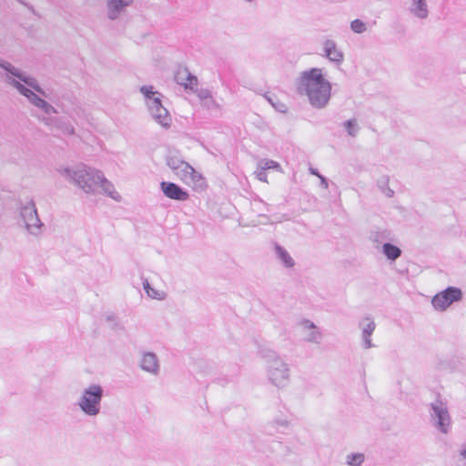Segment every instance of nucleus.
Returning <instances> with one entry per match:
<instances>
[{"label":"nucleus","instance_id":"f257e3e1","mask_svg":"<svg viewBox=\"0 0 466 466\" xmlns=\"http://www.w3.org/2000/svg\"><path fill=\"white\" fill-rule=\"evenodd\" d=\"M300 86L314 106L322 107L329 102L331 85L320 68L304 71L300 76Z\"/></svg>","mask_w":466,"mask_h":466},{"label":"nucleus","instance_id":"f03ea898","mask_svg":"<svg viewBox=\"0 0 466 466\" xmlns=\"http://www.w3.org/2000/svg\"><path fill=\"white\" fill-rule=\"evenodd\" d=\"M74 179L86 192L92 191L97 185L103 186L107 183L101 171L86 168L75 171Z\"/></svg>","mask_w":466,"mask_h":466},{"label":"nucleus","instance_id":"7ed1b4c3","mask_svg":"<svg viewBox=\"0 0 466 466\" xmlns=\"http://www.w3.org/2000/svg\"><path fill=\"white\" fill-rule=\"evenodd\" d=\"M102 388L98 385L90 386L81 399L80 407L88 415H96L99 411V403L102 398Z\"/></svg>","mask_w":466,"mask_h":466},{"label":"nucleus","instance_id":"20e7f679","mask_svg":"<svg viewBox=\"0 0 466 466\" xmlns=\"http://www.w3.org/2000/svg\"><path fill=\"white\" fill-rule=\"evenodd\" d=\"M181 170L177 177L186 185L192 187L194 190H204L208 187V183L205 177L199 172L196 171L189 164L183 165Z\"/></svg>","mask_w":466,"mask_h":466},{"label":"nucleus","instance_id":"39448f33","mask_svg":"<svg viewBox=\"0 0 466 466\" xmlns=\"http://www.w3.org/2000/svg\"><path fill=\"white\" fill-rule=\"evenodd\" d=\"M160 187L164 195L168 198L185 201L189 198L188 193L175 183L164 181L161 182Z\"/></svg>","mask_w":466,"mask_h":466},{"label":"nucleus","instance_id":"423d86ee","mask_svg":"<svg viewBox=\"0 0 466 466\" xmlns=\"http://www.w3.org/2000/svg\"><path fill=\"white\" fill-rule=\"evenodd\" d=\"M461 290L458 288H448L441 294H439V308L441 309H447L452 302L458 301L461 299Z\"/></svg>","mask_w":466,"mask_h":466},{"label":"nucleus","instance_id":"0eeeda50","mask_svg":"<svg viewBox=\"0 0 466 466\" xmlns=\"http://www.w3.org/2000/svg\"><path fill=\"white\" fill-rule=\"evenodd\" d=\"M177 84L183 86L185 89L193 90L198 86V78L191 75L186 67H179L175 75Z\"/></svg>","mask_w":466,"mask_h":466},{"label":"nucleus","instance_id":"6e6552de","mask_svg":"<svg viewBox=\"0 0 466 466\" xmlns=\"http://www.w3.org/2000/svg\"><path fill=\"white\" fill-rule=\"evenodd\" d=\"M325 55L334 62H340L343 59L342 53L337 48L333 41L328 40L325 43Z\"/></svg>","mask_w":466,"mask_h":466},{"label":"nucleus","instance_id":"1a4fd4ad","mask_svg":"<svg viewBox=\"0 0 466 466\" xmlns=\"http://www.w3.org/2000/svg\"><path fill=\"white\" fill-rule=\"evenodd\" d=\"M141 367L143 370L155 372L157 370V360L154 354L147 353L142 357Z\"/></svg>","mask_w":466,"mask_h":466},{"label":"nucleus","instance_id":"9d476101","mask_svg":"<svg viewBox=\"0 0 466 466\" xmlns=\"http://www.w3.org/2000/svg\"><path fill=\"white\" fill-rule=\"evenodd\" d=\"M451 428V418L447 410L439 409V429L447 433Z\"/></svg>","mask_w":466,"mask_h":466},{"label":"nucleus","instance_id":"9b49d317","mask_svg":"<svg viewBox=\"0 0 466 466\" xmlns=\"http://www.w3.org/2000/svg\"><path fill=\"white\" fill-rule=\"evenodd\" d=\"M133 0H107V4L110 9V18L116 17V12L131 4Z\"/></svg>","mask_w":466,"mask_h":466},{"label":"nucleus","instance_id":"f8f14e48","mask_svg":"<svg viewBox=\"0 0 466 466\" xmlns=\"http://www.w3.org/2000/svg\"><path fill=\"white\" fill-rule=\"evenodd\" d=\"M383 252L389 259L395 260L400 256V249L390 243L383 245Z\"/></svg>","mask_w":466,"mask_h":466},{"label":"nucleus","instance_id":"ddd939ff","mask_svg":"<svg viewBox=\"0 0 466 466\" xmlns=\"http://www.w3.org/2000/svg\"><path fill=\"white\" fill-rule=\"evenodd\" d=\"M167 165L173 170L175 175L177 176L181 170L184 169V167H182V166L188 165V163H187L183 160H180L177 157H170L167 161Z\"/></svg>","mask_w":466,"mask_h":466},{"label":"nucleus","instance_id":"4468645a","mask_svg":"<svg viewBox=\"0 0 466 466\" xmlns=\"http://www.w3.org/2000/svg\"><path fill=\"white\" fill-rule=\"evenodd\" d=\"M277 251H278V254H279L280 259L283 261V263L287 267H292L294 265L293 260H292L291 257L288 254V252H286L284 249H282L279 247L277 248Z\"/></svg>","mask_w":466,"mask_h":466},{"label":"nucleus","instance_id":"2eb2a0df","mask_svg":"<svg viewBox=\"0 0 466 466\" xmlns=\"http://www.w3.org/2000/svg\"><path fill=\"white\" fill-rule=\"evenodd\" d=\"M32 102L38 107L44 108L46 112H50L53 110V107L49 106L45 100L42 98L37 97L35 94L32 96L31 98Z\"/></svg>","mask_w":466,"mask_h":466},{"label":"nucleus","instance_id":"dca6fc26","mask_svg":"<svg viewBox=\"0 0 466 466\" xmlns=\"http://www.w3.org/2000/svg\"><path fill=\"white\" fill-rule=\"evenodd\" d=\"M364 461L362 453L351 454L348 456V464L351 466H360Z\"/></svg>","mask_w":466,"mask_h":466},{"label":"nucleus","instance_id":"f3484780","mask_svg":"<svg viewBox=\"0 0 466 466\" xmlns=\"http://www.w3.org/2000/svg\"><path fill=\"white\" fill-rule=\"evenodd\" d=\"M417 5L414 12L419 17H425L427 14L426 5L423 0H413Z\"/></svg>","mask_w":466,"mask_h":466},{"label":"nucleus","instance_id":"a211bd4d","mask_svg":"<svg viewBox=\"0 0 466 466\" xmlns=\"http://www.w3.org/2000/svg\"><path fill=\"white\" fill-rule=\"evenodd\" d=\"M144 288L149 297H151L153 299H163V292L157 291L154 289L150 288V286L147 282L144 284Z\"/></svg>","mask_w":466,"mask_h":466},{"label":"nucleus","instance_id":"6ab92c4d","mask_svg":"<svg viewBox=\"0 0 466 466\" xmlns=\"http://www.w3.org/2000/svg\"><path fill=\"white\" fill-rule=\"evenodd\" d=\"M259 167L265 171L267 169H280L279 163L274 160H264L260 163Z\"/></svg>","mask_w":466,"mask_h":466},{"label":"nucleus","instance_id":"aec40b11","mask_svg":"<svg viewBox=\"0 0 466 466\" xmlns=\"http://www.w3.org/2000/svg\"><path fill=\"white\" fill-rule=\"evenodd\" d=\"M350 26L355 33H362L366 29L365 24L360 19L353 20Z\"/></svg>","mask_w":466,"mask_h":466},{"label":"nucleus","instance_id":"412c9836","mask_svg":"<svg viewBox=\"0 0 466 466\" xmlns=\"http://www.w3.org/2000/svg\"><path fill=\"white\" fill-rule=\"evenodd\" d=\"M17 88L21 94H23L24 96H27L30 99L32 98V96L34 95V93L32 91L25 88L24 86H22L20 84H17Z\"/></svg>","mask_w":466,"mask_h":466},{"label":"nucleus","instance_id":"4be33fe9","mask_svg":"<svg viewBox=\"0 0 466 466\" xmlns=\"http://www.w3.org/2000/svg\"><path fill=\"white\" fill-rule=\"evenodd\" d=\"M355 122L352 121V120H349L347 123H346V127H347V130L349 132L350 135L353 136L354 133H355Z\"/></svg>","mask_w":466,"mask_h":466},{"label":"nucleus","instance_id":"5701e85b","mask_svg":"<svg viewBox=\"0 0 466 466\" xmlns=\"http://www.w3.org/2000/svg\"><path fill=\"white\" fill-rule=\"evenodd\" d=\"M257 177L263 182H267L266 171L261 167H258L257 170Z\"/></svg>","mask_w":466,"mask_h":466},{"label":"nucleus","instance_id":"b1692460","mask_svg":"<svg viewBox=\"0 0 466 466\" xmlns=\"http://www.w3.org/2000/svg\"><path fill=\"white\" fill-rule=\"evenodd\" d=\"M141 92L147 97L150 96V95H153L154 92L152 91V87H147V86H143L141 88Z\"/></svg>","mask_w":466,"mask_h":466},{"label":"nucleus","instance_id":"393cba45","mask_svg":"<svg viewBox=\"0 0 466 466\" xmlns=\"http://www.w3.org/2000/svg\"><path fill=\"white\" fill-rule=\"evenodd\" d=\"M28 212V215L31 217V219L34 218V216L36 215V212L35 209H25L24 216H25V213Z\"/></svg>","mask_w":466,"mask_h":466},{"label":"nucleus","instance_id":"a878e982","mask_svg":"<svg viewBox=\"0 0 466 466\" xmlns=\"http://www.w3.org/2000/svg\"><path fill=\"white\" fill-rule=\"evenodd\" d=\"M26 225L28 228L33 227V226H35V227L37 226L36 223H30L29 221H26Z\"/></svg>","mask_w":466,"mask_h":466},{"label":"nucleus","instance_id":"bb28decb","mask_svg":"<svg viewBox=\"0 0 466 466\" xmlns=\"http://www.w3.org/2000/svg\"><path fill=\"white\" fill-rule=\"evenodd\" d=\"M155 103H156L157 105L160 106V100H159L158 98H156V99H155Z\"/></svg>","mask_w":466,"mask_h":466},{"label":"nucleus","instance_id":"cd10ccee","mask_svg":"<svg viewBox=\"0 0 466 466\" xmlns=\"http://www.w3.org/2000/svg\"><path fill=\"white\" fill-rule=\"evenodd\" d=\"M461 455L466 458V449L461 451Z\"/></svg>","mask_w":466,"mask_h":466},{"label":"nucleus","instance_id":"c85d7f7f","mask_svg":"<svg viewBox=\"0 0 466 466\" xmlns=\"http://www.w3.org/2000/svg\"><path fill=\"white\" fill-rule=\"evenodd\" d=\"M161 124H162L163 126H165V127L168 126L167 121H166V122H162Z\"/></svg>","mask_w":466,"mask_h":466},{"label":"nucleus","instance_id":"c756f323","mask_svg":"<svg viewBox=\"0 0 466 466\" xmlns=\"http://www.w3.org/2000/svg\"><path fill=\"white\" fill-rule=\"evenodd\" d=\"M24 82L28 83L26 79L22 78L20 76H18Z\"/></svg>","mask_w":466,"mask_h":466}]
</instances>
